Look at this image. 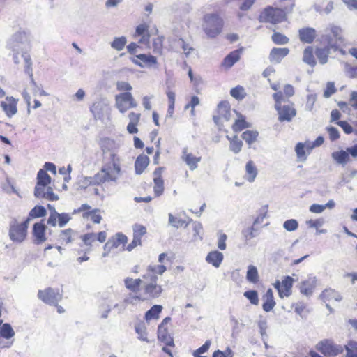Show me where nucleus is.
<instances>
[{
  "label": "nucleus",
  "mask_w": 357,
  "mask_h": 357,
  "mask_svg": "<svg viewBox=\"0 0 357 357\" xmlns=\"http://www.w3.org/2000/svg\"><path fill=\"white\" fill-rule=\"evenodd\" d=\"M167 270L164 265H150L147 267L146 273L145 274L153 273L162 275Z\"/></svg>",
  "instance_id": "nucleus-51"
},
{
  "label": "nucleus",
  "mask_w": 357,
  "mask_h": 357,
  "mask_svg": "<svg viewBox=\"0 0 357 357\" xmlns=\"http://www.w3.org/2000/svg\"><path fill=\"white\" fill-rule=\"evenodd\" d=\"M38 297L45 304L50 305H57L62 299V295L59 289L51 287L46 288L44 290H39Z\"/></svg>",
  "instance_id": "nucleus-8"
},
{
  "label": "nucleus",
  "mask_w": 357,
  "mask_h": 357,
  "mask_svg": "<svg viewBox=\"0 0 357 357\" xmlns=\"http://www.w3.org/2000/svg\"><path fill=\"white\" fill-rule=\"evenodd\" d=\"M190 222L192 223V229H193V231H194L193 236H194L195 239V240H197V239L202 240V237L200 235L201 231L202 230V224L199 222L193 221L192 219H190L189 220V223Z\"/></svg>",
  "instance_id": "nucleus-54"
},
{
  "label": "nucleus",
  "mask_w": 357,
  "mask_h": 357,
  "mask_svg": "<svg viewBox=\"0 0 357 357\" xmlns=\"http://www.w3.org/2000/svg\"><path fill=\"white\" fill-rule=\"evenodd\" d=\"M316 349L326 356H335L343 352V347L341 345L334 344L329 340L320 341Z\"/></svg>",
  "instance_id": "nucleus-9"
},
{
  "label": "nucleus",
  "mask_w": 357,
  "mask_h": 357,
  "mask_svg": "<svg viewBox=\"0 0 357 357\" xmlns=\"http://www.w3.org/2000/svg\"><path fill=\"white\" fill-rule=\"evenodd\" d=\"M298 32L300 40L305 43H312L316 36V30L310 27L301 29Z\"/></svg>",
  "instance_id": "nucleus-20"
},
{
  "label": "nucleus",
  "mask_w": 357,
  "mask_h": 357,
  "mask_svg": "<svg viewBox=\"0 0 357 357\" xmlns=\"http://www.w3.org/2000/svg\"><path fill=\"white\" fill-rule=\"evenodd\" d=\"M127 236L122 233H117L114 236L109 238L114 248H117L120 245H124L127 242Z\"/></svg>",
  "instance_id": "nucleus-42"
},
{
  "label": "nucleus",
  "mask_w": 357,
  "mask_h": 357,
  "mask_svg": "<svg viewBox=\"0 0 357 357\" xmlns=\"http://www.w3.org/2000/svg\"><path fill=\"white\" fill-rule=\"evenodd\" d=\"M6 101H8V102L5 101H1V107L5 112L6 114L10 118L13 116H14L17 112V100H16L13 97H6Z\"/></svg>",
  "instance_id": "nucleus-15"
},
{
  "label": "nucleus",
  "mask_w": 357,
  "mask_h": 357,
  "mask_svg": "<svg viewBox=\"0 0 357 357\" xmlns=\"http://www.w3.org/2000/svg\"><path fill=\"white\" fill-rule=\"evenodd\" d=\"M83 216L84 218L90 217L92 222L96 224L100 223L102 220V216L100 214L99 209H94L91 211L86 212L84 213Z\"/></svg>",
  "instance_id": "nucleus-47"
},
{
  "label": "nucleus",
  "mask_w": 357,
  "mask_h": 357,
  "mask_svg": "<svg viewBox=\"0 0 357 357\" xmlns=\"http://www.w3.org/2000/svg\"><path fill=\"white\" fill-rule=\"evenodd\" d=\"M181 158L191 171L196 169L198 167V164L202 160L201 156L194 155L188 151V148L186 146L182 149Z\"/></svg>",
  "instance_id": "nucleus-12"
},
{
  "label": "nucleus",
  "mask_w": 357,
  "mask_h": 357,
  "mask_svg": "<svg viewBox=\"0 0 357 357\" xmlns=\"http://www.w3.org/2000/svg\"><path fill=\"white\" fill-rule=\"evenodd\" d=\"M121 160L118 155L111 152L108 158H105L100 170L93 176L85 177L82 186L87 185H97L106 182H116L121 174Z\"/></svg>",
  "instance_id": "nucleus-1"
},
{
  "label": "nucleus",
  "mask_w": 357,
  "mask_h": 357,
  "mask_svg": "<svg viewBox=\"0 0 357 357\" xmlns=\"http://www.w3.org/2000/svg\"><path fill=\"white\" fill-rule=\"evenodd\" d=\"M75 232L70 228L61 231V234L59 235L60 239L65 242L66 243H70L73 241V235L75 234Z\"/></svg>",
  "instance_id": "nucleus-48"
},
{
  "label": "nucleus",
  "mask_w": 357,
  "mask_h": 357,
  "mask_svg": "<svg viewBox=\"0 0 357 357\" xmlns=\"http://www.w3.org/2000/svg\"><path fill=\"white\" fill-rule=\"evenodd\" d=\"M331 49L324 46L323 47H317L315 50V55L321 65H324L328 62V56Z\"/></svg>",
  "instance_id": "nucleus-25"
},
{
  "label": "nucleus",
  "mask_w": 357,
  "mask_h": 357,
  "mask_svg": "<svg viewBox=\"0 0 357 357\" xmlns=\"http://www.w3.org/2000/svg\"><path fill=\"white\" fill-rule=\"evenodd\" d=\"M136 58L139 59L142 63V68L152 67L157 63V59L151 54H139L136 55Z\"/></svg>",
  "instance_id": "nucleus-27"
},
{
  "label": "nucleus",
  "mask_w": 357,
  "mask_h": 357,
  "mask_svg": "<svg viewBox=\"0 0 357 357\" xmlns=\"http://www.w3.org/2000/svg\"><path fill=\"white\" fill-rule=\"evenodd\" d=\"M29 43V33L24 30H19L8 40L7 47L13 52H20L24 50Z\"/></svg>",
  "instance_id": "nucleus-7"
},
{
  "label": "nucleus",
  "mask_w": 357,
  "mask_h": 357,
  "mask_svg": "<svg viewBox=\"0 0 357 357\" xmlns=\"http://www.w3.org/2000/svg\"><path fill=\"white\" fill-rule=\"evenodd\" d=\"M271 38L273 42L277 45H285L289 41V39L286 36L279 32H275L272 35Z\"/></svg>",
  "instance_id": "nucleus-50"
},
{
  "label": "nucleus",
  "mask_w": 357,
  "mask_h": 357,
  "mask_svg": "<svg viewBox=\"0 0 357 357\" xmlns=\"http://www.w3.org/2000/svg\"><path fill=\"white\" fill-rule=\"evenodd\" d=\"M42 198L46 199L49 201H56L59 199L58 195L54 193L52 188L50 186L47 187L44 196Z\"/></svg>",
  "instance_id": "nucleus-64"
},
{
  "label": "nucleus",
  "mask_w": 357,
  "mask_h": 357,
  "mask_svg": "<svg viewBox=\"0 0 357 357\" xmlns=\"http://www.w3.org/2000/svg\"><path fill=\"white\" fill-rule=\"evenodd\" d=\"M142 298H143L142 294H140L139 296L130 294L128 296L125 298L123 300V303L125 304L123 306V309L126 308V305H128V304L135 305L139 301H142Z\"/></svg>",
  "instance_id": "nucleus-58"
},
{
  "label": "nucleus",
  "mask_w": 357,
  "mask_h": 357,
  "mask_svg": "<svg viewBox=\"0 0 357 357\" xmlns=\"http://www.w3.org/2000/svg\"><path fill=\"white\" fill-rule=\"evenodd\" d=\"M237 114L239 119L236 120L232 126L233 130L236 132H240L244 128L250 127V124L246 122L245 117L241 114L237 113Z\"/></svg>",
  "instance_id": "nucleus-36"
},
{
  "label": "nucleus",
  "mask_w": 357,
  "mask_h": 357,
  "mask_svg": "<svg viewBox=\"0 0 357 357\" xmlns=\"http://www.w3.org/2000/svg\"><path fill=\"white\" fill-rule=\"evenodd\" d=\"M224 259L223 254L215 250L210 252L206 257V261L215 268L220 267Z\"/></svg>",
  "instance_id": "nucleus-21"
},
{
  "label": "nucleus",
  "mask_w": 357,
  "mask_h": 357,
  "mask_svg": "<svg viewBox=\"0 0 357 357\" xmlns=\"http://www.w3.org/2000/svg\"><path fill=\"white\" fill-rule=\"evenodd\" d=\"M230 95L237 100H242L247 96L245 89L240 85L232 88L230 90Z\"/></svg>",
  "instance_id": "nucleus-38"
},
{
  "label": "nucleus",
  "mask_w": 357,
  "mask_h": 357,
  "mask_svg": "<svg viewBox=\"0 0 357 357\" xmlns=\"http://www.w3.org/2000/svg\"><path fill=\"white\" fill-rule=\"evenodd\" d=\"M71 219V216L66 213H59L58 225L63 227Z\"/></svg>",
  "instance_id": "nucleus-63"
},
{
  "label": "nucleus",
  "mask_w": 357,
  "mask_h": 357,
  "mask_svg": "<svg viewBox=\"0 0 357 357\" xmlns=\"http://www.w3.org/2000/svg\"><path fill=\"white\" fill-rule=\"evenodd\" d=\"M176 45L181 47L186 56H188L190 52L194 50V48L182 38H179L176 41Z\"/></svg>",
  "instance_id": "nucleus-57"
},
{
  "label": "nucleus",
  "mask_w": 357,
  "mask_h": 357,
  "mask_svg": "<svg viewBox=\"0 0 357 357\" xmlns=\"http://www.w3.org/2000/svg\"><path fill=\"white\" fill-rule=\"evenodd\" d=\"M275 109L278 114V121L280 122H290L296 115V109L294 107V105H285L279 106L275 105Z\"/></svg>",
  "instance_id": "nucleus-11"
},
{
  "label": "nucleus",
  "mask_w": 357,
  "mask_h": 357,
  "mask_svg": "<svg viewBox=\"0 0 357 357\" xmlns=\"http://www.w3.org/2000/svg\"><path fill=\"white\" fill-rule=\"evenodd\" d=\"M230 104L227 101H221L218 105V112L219 115L226 121H229L230 119Z\"/></svg>",
  "instance_id": "nucleus-29"
},
{
  "label": "nucleus",
  "mask_w": 357,
  "mask_h": 357,
  "mask_svg": "<svg viewBox=\"0 0 357 357\" xmlns=\"http://www.w3.org/2000/svg\"><path fill=\"white\" fill-rule=\"evenodd\" d=\"M246 279L248 282L256 284L259 281V273L256 266L250 265L248 267Z\"/></svg>",
  "instance_id": "nucleus-35"
},
{
  "label": "nucleus",
  "mask_w": 357,
  "mask_h": 357,
  "mask_svg": "<svg viewBox=\"0 0 357 357\" xmlns=\"http://www.w3.org/2000/svg\"><path fill=\"white\" fill-rule=\"evenodd\" d=\"M149 164V158L147 155H139L135 162V169L137 174H141Z\"/></svg>",
  "instance_id": "nucleus-23"
},
{
  "label": "nucleus",
  "mask_w": 357,
  "mask_h": 357,
  "mask_svg": "<svg viewBox=\"0 0 357 357\" xmlns=\"http://www.w3.org/2000/svg\"><path fill=\"white\" fill-rule=\"evenodd\" d=\"M243 51V47L234 50L227 55L222 62V66L227 69L232 67L235 63L239 61L240 55Z\"/></svg>",
  "instance_id": "nucleus-17"
},
{
  "label": "nucleus",
  "mask_w": 357,
  "mask_h": 357,
  "mask_svg": "<svg viewBox=\"0 0 357 357\" xmlns=\"http://www.w3.org/2000/svg\"><path fill=\"white\" fill-rule=\"evenodd\" d=\"M320 298L324 301H331L334 299L336 301H340L342 300V296L340 294L332 289H326L320 295Z\"/></svg>",
  "instance_id": "nucleus-26"
},
{
  "label": "nucleus",
  "mask_w": 357,
  "mask_h": 357,
  "mask_svg": "<svg viewBox=\"0 0 357 357\" xmlns=\"http://www.w3.org/2000/svg\"><path fill=\"white\" fill-rule=\"evenodd\" d=\"M158 337L160 341L165 344V345L174 347L173 338L169 335L167 329H162V326H158Z\"/></svg>",
  "instance_id": "nucleus-24"
},
{
  "label": "nucleus",
  "mask_w": 357,
  "mask_h": 357,
  "mask_svg": "<svg viewBox=\"0 0 357 357\" xmlns=\"http://www.w3.org/2000/svg\"><path fill=\"white\" fill-rule=\"evenodd\" d=\"M47 214V211L45 208L43 206H34L29 212L28 218H42L45 216Z\"/></svg>",
  "instance_id": "nucleus-40"
},
{
  "label": "nucleus",
  "mask_w": 357,
  "mask_h": 357,
  "mask_svg": "<svg viewBox=\"0 0 357 357\" xmlns=\"http://www.w3.org/2000/svg\"><path fill=\"white\" fill-rule=\"evenodd\" d=\"M29 221L30 219L27 218L22 223H19L16 219L10 222L8 235L11 241L21 243L25 239Z\"/></svg>",
  "instance_id": "nucleus-6"
},
{
  "label": "nucleus",
  "mask_w": 357,
  "mask_h": 357,
  "mask_svg": "<svg viewBox=\"0 0 357 357\" xmlns=\"http://www.w3.org/2000/svg\"><path fill=\"white\" fill-rule=\"evenodd\" d=\"M162 167H157L153 172V191L155 197H159L164 192V181L162 178Z\"/></svg>",
  "instance_id": "nucleus-13"
},
{
  "label": "nucleus",
  "mask_w": 357,
  "mask_h": 357,
  "mask_svg": "<svg viewBox=\"0 0 357 357\" xmlns=\"http://www.w3.org/2000/svg\"><path fill=\"white\" fill-rule=\"evenodd\" d=\"M146 229L140 225H135L133 227V236L137 237L141 240L142 237L146 234Z\"/></svg>",
  "instance_id": "nucleus-61"
},
{
  "label": "nucleus",
  "mask_w": 357,
  "mask_h": 357,
  "mask_svg": "<svg viewBox=\"0 0 357 357\" xmlns=\"http://www.w3.org/2000/svg\"><path fill=\"white\" fill-rule=\"evenodd\" d=\"M162 310V306L160 305H153L150 310H149L145 314V319L146 320H151L153 319H158L159 314Z\"/></svg>",
  "instance_id": "nucleus-39"
},
{
  "label": "nucleus",
  "mask_w": 357,
  "mask_h": 357,
  "mask_svg": "<svg viewBox=\"0 0 357 357\" xmlns=\"http://www.w3.org/2000/svg\"><path fill=\"white\" fill-rule=\"evenodd\" d=\"M289 53V50L287 47H273L270 52V61L271 63H279Z\"/></svg>",
  "instance_id": "nucleus-18"
},
{
  "label": "nucleus",
  "mask_w": 357,
  "mask_h": 357,
  "mask_svg": "<svg viewBox=\"0 0 357 357\" xmlns=\"http://www.w3.org/2000/svg\"><path fill=\"white\" fill-rule=\"evenodd\" d=\"M51 183V177L44 169H40L37 174L38 188L39 186H48Z\"/></svg>",
  "instance_id": "nucleus-30"
},
{
  "label": "nucleus",
  "mask_w": 357,
  "mask_h": 357,
  "mask_svg": "<svg viewBox=\"0 0 357 357\" xmlns=\"http://www.w3.org/2000/svg\"><path fill=\"white\" fill-rule=\"evenodd\" d=\"M284 228L288 231H293L297 229L298 223L295 219H289L283 223Z\"/></svg>",
  "instance_id": "nucleus-59"
},
{
  "label": "nucleus",
  "mask_w": 357,
  "mask_h": 357,
  "mask_svg": "<svg viewBox=\"0 0 357 357\" xmlns=\"http://www.w3.org/2000/svg\"><path fill=\"white\" fill-rule=\"evenodd\" d=\"M48 208L50 211V216L47 218V223L52 227H56L57 220L59 218V213L56 211L55 208L48 204Z\"/></svg>",
  "instance_id": "nucleus-44"
},
{
  "label": "nucleus",
  "mask_w": 357,
  "mask_h": 357,
  "mask_svg": "<svg viewBox=\"0 0 357 357\" xmlns=\"http://www.w3.org/2000/svg\"><path fill=\"white\" fill-rule=\"evenodd\" d=\"M243 296L248 298L251 304L252 305H258L259 303V297L258 293L255 290H249L244 292Z\"/></svg>",
  "instance_id": "nucleus-55"
},
{
  "label": "nucleus",
  "mask_w": 357,
  "mask_h": 357,
  "mask_svg": "<svg viewBox=\"0 0 357 357\" xmlns=\"http://www.w3.org/2000/svg\"><path fill=\"white\" fill-rule=\"evenodd\" d=\"M259 133L257 131L254 130H246L242 134V138L248 143L249 145H251L253 142L257 140V137Z\"/></svg>",
  "instance_id": "nucleus-45"
},
{
  "label": "nucleus",
  "mask_w": 357,
  "mask_h": 357,
  "mask_svg": "<svg viewBox=\"0 0 357 357\" xmlns=\"http://www.w3.org/2000/svg\"><path fill=\"white\" fill-rule=\"evenodd\" d=\"M116 105L120 112L124 113L130 108L136 107L137 103L130 92H124L116 96Z\"/></svg>",
  "instance_id": "nucleus-10"
},
{
  "label": "nucleus",
  "mask_w": 357,
  "mask_h": 357,
  "mask_svg": "<svg viewBox=\"0 0 357 357\" xmlns=\"http://www.w3.org/2000/svg\"><path fill=\"white\" fill-rule=\"evenodd\" d=\"M293 6L291 5L290 8H286L285 10L268 6L261 13L259 20L261 22H270L272 24L281 22L285 20L287 14L291 11Z\"/></svg>",
  "instance_id": "nucleus-5"
},
{
  "label": "nucleus",
  "mask_w": 357,
  "mask_h": 357,
  "mask_svg": "<svg viewBox=\"0 0 357 357\" xmlns=\"http://www.w3.org/2000/svg\"><path fill=\"white\" fill-rule=\"evenodd\" d=\"M168 217L169 223L175 228H178L183 225H185V227H187L189 225V222H185L182 219H178L175 218L172 213H169Z\"/></svg>",
  "instance_id": "nucleus-53"
},
{
  "label": "nucleus",
  "mask_w": 357,
  "mask_h": 357,
  "mask_svg": "<svg viewBox=\"0 0 357 357\" xmlns=\"http://www.w3.org/2000/svg\"><path fill=\"white\" fill-rule=\"evenodd\" d=\"M108 107V105L102 100L96 101L90 108L93 116L96 119L103 117L104 113Z\"/></svg>",
  "instance_id": "nucleus-19"
},
{
  "label": "nucleus",
  "mask_w": 357,
  "mask_h": 357,
  "mask_svg": "<svg viewBox=\"0 0 357 357\" xmlns=\"http://www.w3.org/2000/svg\"><path fill=\"white\" fill-rule=\"evenodd\" d=\"M263 299L264 300L262 305L263 310L266 312L272 310L276 303L274 301L273 293L271 289L269 288L266 291Z\"/></svg>",
  "instance_id": "nucleus-22"
},
{
  "label": "nucleus",
  "mask_w": 357,
  "mask_h": 357,
  "mask_svg": "<svg viewBox=\"0 0 357 357\" xmlns=\"http://www.w3.org/2000/svg\"><path fill=\"white\" fill-rule=\"evenodd\" d=\"M347 357H357V342L350 341L348 345L345 346Z\"/></svg>",
  "instance_id": "nucleus-52"
},
{
  "label": "nucleus",
  "mask_w": 357,
  "mask_h": 357,
  "mask_svg": "<svg viewBox=\"0 0 357 357\" xmlns=\"http://www.w3.org/2000/svg\"><path fill=\"white\" fill-rule=\"evenodd\" d=\"M294 279L291 276H285L282 281V289H283V297H288L291 294V288Z\"/></svg>",
  "instance_id": "nucleus-33"
},
{
  "label": "nucleus",
  "mask_w": 357,
  "mask_h": 357,
  "mask_svg": "<svg viewBox=\"0 0 357 357\" xmlns=\"http://www.w3.org/2000/svg\"><path fill=\"white\" fill-rule=\"evenodd\" d=\"M317 285V278L314 276H309L308 278L301 282L300 292L307 296H311Z\"/></svg>",
  "instance_id": "nucleus-14"
},
{
  "label": "nucleus",
  "mask_w": 357,
  "mask_h": 357,
  "mask_svg": "<svg viewBox=\"0 0 357 357\" xmlns=\"http://www.w3.org/2000/svg\"><path fill=\"white\" fill-rule=\"evenodd\" d=\"M305 144L302 142H298L295 147V151L296 153L297 158L301 161H305L307 159L305 154Z\"/></svg>",
  "instance_id": "nucleus-49"
},
{
  "label": "nucleus",
  "mask_w": 357,
  "mask_h": 357,
  "mask_svg": "<svg viewBox=\"0 0 357 357\" xmlns=\"http://www.w3.org/2000/svg\"><path fill=\"white\" fill-rule=\"evenodd\" d=\"M336 92L334 82H328L324 92V97L328 98Z\"/></svg>",
  "instance_id": "nucleus-62"
},
{
  "label": "nucleus",
  "mask_w": 357,
  "mask_h": 357,
  "mask_svg": "<svg viewBox=\"0 0 357 357\" xmlns=\"http://www.w3.org/2000/svg\"><path fill=\"white\" fill-rule=\"evenodd\" d=\"M135 330L136 333L138 335V339L148 342L149 340L147 338V333L146 328L144 323H139L135 325Z\"/></svg>",
  "instance_id": "nucleus-41"
},
{
  "label": "nucleus",
  "mask_w": 357,
  "mask_h": 357,
  "mask_svg": "<svg viewBox=\"0 0 357 357\" xmlns=\"http://www.w3.org/2000/svg\"><path fill=\"white\" fill-rule=\"evenodd\" d=\"M303 61L311 67L315 66L317 62L313 54L312 47L308 46L304 50Z\"/></svg>",
  "instance_id": "nucleus-32"
},
{
  "label": "nucleus",
  "mask_w": 357,
  "mask_h": 357,
  "mask_svg": "<svg viewBox=\"0 0 357 357\" xmlns=\"http://www.w3.org/2000/svg\"><path fill=\"white\" fill-rule=\"evenodd\" d=\"M245 178L249 182H253L257 175V169L253 161L250 160L245 165Z\"/></svg>",
  "instance_id": "nucleus-28"
},
{
  "label": "nucleus",
  "mask_w": 357,
  "mask_h": 357,
  "mask_svg": "<svg viewBox=\"0 0 357 357\" xmlns=\"http://www.w3.org/2000/svg\"><path fill=\"white\" fill-rule=\"evenodd\" d=\"M227 139L230 141L229 149L234 153H238L242 149L243 142L240 140L236 135L230 138L227 136Z\"/></svg>",
  "instance_id": "nucleus-37"
},
{
  "label": "nucleus",
  "mask_w": 357,
  "mask_h": 357,
  "mask_svg": "<svg viewBox=\"0 0 357 357\" xmlns=\"http://www.w3.org/2000/svg\"><path fill=\"white\" fill-rule=\"evenodd\" d=\"M142 278L144 279L142 301L158 298L163 290L162 287L157 284L158 276L151 273L143 275Z\"/></svg>",
  "instance_id": "nucleus-4"
},
{
  "label": "nucleus",
  "mask_w": 357,
  "mask_h": 357,
  "mask_svg": "<svg viewBox=\"0 0 357 357\" xmlns=\"http://www.w3.org/2000/svg\"><path fill=\"white\" fill-rule=\"evenodd\" d=\"M333 159L336 161L337 163L341 165L347 164L349 160V155L347 151L341 150L339 151H335L332 153Z\"/></svg>",
  "instance_id": "nucleus-31"
},
{
  "label": "nucleus",
  "mask_w": 357,
  "mask_h": 357,
  "mask_svg": "<svg viewBox=\"0 0 357 357\" xmlns=\"http://www.w3.org/2000/svg\"><path fill=\"white\" fill-rule=\"evenodd\" d=\"M211 345V341L209 340H206L202 346H201L199 348H198L197 349H196L193 351V353H192L193 356L194 357H206L205 356H201L200 354L208 351Z\"/></svg>",
  "instance_id": "nucleus-56"
},
{
  "label": "nucleus",
  "mask_w": 357,
  "mask_h": 357,
  "mask_svg": "<svg viewBox=\"0 0 357 357\" xmlns=\"http://www.w3.org/2000/svg\"><path fill=\"white\" fill-rule=\"evenodd\" d=\"M15 331L11 325L8 323L3 324L0 328V338L3 337L9 340L15 336Z\"/></svg>",
  "instance_id": "nucleus-34"
},
{
  "label": "nucleus",
  "mask_w": 357,
  "mask_h": 357,
  "mask_svg": "<svg viewBox=\"0 0 357 357\" xmlns=\"http://www.w3.org/2000/svg\"><path fill=\"white\" fill-rule=\"evenodd\" d=\"M241 233L246 242L256 237L258 234L257 229L255 228L254 225L243 229Z\"/></svg>",
  "instance_id": "nucleus-43"
},
{
  "label": "nucleus",
  "mask_w": 357,
  "mask_h": 357,
  "mask_svg": "<svg viewBox=\"0 0 357 357\" xmlns=\"http://www.w3.org/2000/svg\"><path fill=\"white\" fill-rule=\"evenodd\" d=\"M81 238L86 245L91 246L96 240V234L94 233H87L81 236Z\"/></svg>",
  "instance_id": "nucleus-60"
},
{
  "label": "nucleus",
  "mask_w": 357,
  "mask_h": 357,
  "mask_svg": "<svg viewBox=\"0 0 357 357\" xmlns=\"http://www.w3.org/2000/svg\"><path fill=\"white\" fill-rule=\"evenodd\" d=\"M320 43L334 52L339 50V46L344 43L342 29L337 26L326 29L319 39Z\"/></svg>",
  "instance_id": "nucleus-2"
},
{
  "label": "nucleus",
  "mask_w": 357,
  "mask_h": 357,
  "mask_svg": "<svg viewBox=\"0 0 357 357\" xmlns=\"http://www.w3.org/2000/svg\"><path fill=\"white\" fill-rule=\"evenodd\" d=\"M46 226L42 222H37L33 227V235L35 237L36 244H41L46 241L45 237Z\"/></svg>",
  "instance_id": "nucleus-16"
},
{
  "label": "nucleus",
  "mask_w": 357,
  "mask_h": 357,
  "mask_svg": "<svg viewBox=\"0 0 357 357\" xmlns=\"http://www.w3.org/2000/svg\"><path fill=\"white\" fill-rule=\"evenodd\" d=\"M223 20L217 13L206 14L203 17L202 29L208 38L218 36L222 29Z\"/></svg>",
  "instance_id": "nucleus-3"
},
{
  "label": "nucleus",
  "mask_w": 357,
  "mask_h": 357,
  "mask_svg": "<svg viewBox=\"0 0 357 357\" xmlns=\"http://www.w3.org/2000/svg\"><path fill=\"white\" fill-rule=\"evenodd\" d=\"M127 43L126 38L125 36L114 38V40L111 43V47L117 50H122Z\"/></svg>",
  "instance_id": "nucleus-46"
}]
</instances>
